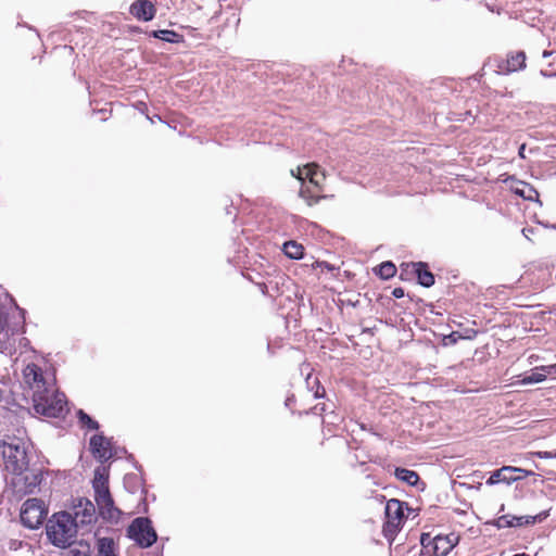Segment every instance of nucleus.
Masks as SVG:
<instances>
[{"instance_id":"30","label":"nucleus","mask_w":556,"mask_h":556,"mask_svg":"<svg viewBox=\"0 0 556 556\" xmlns=\"http://www.w3.org/2000/svg\"><path fill=\"white\" fill-rule=\"evenodd\" d=\"M533 455L540 457V458H553L552 452H535Z\"/></svg>"},{"instance_id":"18","label":"nucleus","mask_w":556,"mask_h":556,"mask_svg":"<svg viewBox=\"0 0 556 556\" xmlns=\"http://www.w3.org/2000/svg\"><path fill=\"white\" fill-rule=\"evenodd\" d=\"M395 477L399 480L404 481L409 485H415L419 480L417 472H415L413 470L405 469V468H396Z\"/></svg>"},{"instance_id":"14","label":"nucleus","mask_w":556,"mask_h":556,"mask_svg":"<svg viewBox=\"0 0 556 556\" xmlns=\"http://www.w3.org/2000/svg\"><path fill=\"white\" fill-rule=\"evenodd\" d=\"M412 269L418 278V281L424 287H431L434 283L433 275L427 270L421 263L402 264V273ZM403 276V274H401Z\"/></svg>"},{"instance_id":"25","label":"nucleus","mask_w":556,"mask_h":556,"mask_svg":"<svg viewBox=\"0 0 556 556\" xmlns=\"http://www.w3.org/2000/svg\"><path fill=\"white\" fill-rule=\"evenodd\" d=\"M176 36L177 35L172 30H159L155 33L156 38H160L162 40L169 41V42L174 41L173 38Z\"/></svg>"},{"instance_id":"31","label":"nucleus","mask_w":556,"mask_h":556,"mask_svg":"<svg viewBox=\"0 0 556 556\" xmlns=\"http://www.w3.org/2000/svg\"><path fill=\"white\" fill-rule=\"evenodd\" d=\"M393 294L396 298H401V296H403V290L402 289H394Z\"/></svg>"},{"instance_id":"29","label":"nucleus","mask_w":556,"mask_h":556,"mask_svg":"<svg viewBox=\"0 0 556 556\" xmlns=\"http://www.w3.org/2000/svg\"><path fill=\"white\" fill-rule=\"evenodd\" d=\"M67 556H89V554L86 551L71 548L67 553Z\"/></svg>"},{"instance_id":"26","label":"nucleus","mask_w":556,"mask_h":556,"mask_svg":"<svg viewBox=\"0 0 556 556\" xmlns=\"http://www.w3.org/2000/svg\"><path fill=\"white\" fill-rule=\"evenodd\" d=\"M539 370L545 371L547 376H556V364L547 365V366H540Z\"/></svg>"},{"instance_id":"7","label":"nucleus","mask_w":556,"mask_h":556,"mask_svg":"<svg viewBox=\"0 0 556 556\" xmlns=\"http://www.w3.org/2000/svg\"><path fill=\"white\" fill-rule=\"evenodd\" d=\"M128 536L141 547H149L156 541V533L148 518H136L128 528Z\"/></svg>"},{"instance_id":"9","label":"nucleus","mask_w":556,"mask_h":556,"mask_svg":"<svg viewBox=\"0 0 556 556\" xmlns=\"http://www.w3.org/2000/svg\"><path fill=\"white\" fill-rule=\"evenodd\" d=\"M387 523L386 532H395L404 518L403 503L399 500L392 498L388 501L386 506Z\"/></svg>"},{"instance_id":"21","label":"nucleus","mask_w":556,"mask_h":556,"mask_svg":"<svg viewBox=\"0 0 556 556\" xmlns=\"http://www.w3.org/2000/svg\"><path fill=\"white\" fill-rule=\"evenodd\" d=\"M547 374L545 371L539 370V367H536L531 375L526 376L521 380V384H532V383H539L546 379Z\"/></svg>"},{"instance_id":"19","label":"nucleus","mask_w":556,"mask_h":556,"mask_svg":"<svg viewBox=\"0 0 556 556\" xmlns=\"http://www.w3.org/2000/svg\"><path fill=\"white\" fill-rule=\"evenodd\" d=\"M283 252L288 257L299 260L303 256V247L295 241H289L283 244Z\"/></svg>"},{"instance_id":"27","label":"nucleus","mask_w":556,"mask_h":556,"mask_svg":"<svg viewBox=\"0 0 556 556\" xmlns=\"http://www.w3.org/2000/svg\"><path fill=\"white\" fill-rule=\"evenodd\" d=\"M7 326V315L4 311L0 307V334L4 331Z\"/></svg>"},{"instance_id":"24","label":"nucleus","mask_w":556,"mask_h":556,"mask_svg":"<svg viewBox=\"0 0 556 556\" xmlns=\"http://www.w3.org/2000/svg\"><path fill=\"white\" fill-rule=\"evenodd\" d=\"M79 420L84 426H87L90 429H98V422L92 420L87 414L83 410L78 412Z\"/></svg>"},{"instance_id":"33","label":"nucleus","mask_w":556,"mask_h":556,"mask_svg":"<svg viewBox=\"0 0 556 556\" xmlns=\"http://www.w3.org/2000/svg\"><path fill=\"white\" fill-rule=\"evenodd\" d=\"M549 55H551V52L544 51V53H543V56H544V58H547V56H549Z\"/></svg>"},{"instance_id":"12","label":"nucleus","mask_w":556,"mask_h":556,"mask_svg":"<svg viewBox=\"0 0 556 556\" xmlns=\"http://www.w3.org/2000/svg\"><path fill=\"white\" fill-rule=\"evenodd\" d=\"M90 447L93 456L101 462H105L113 456L111 442L102 435H93L90 439Z\"/></svg>"},{"instance_id":"15","label":"nucleus","mask_w":556,"mask_h":556,"mask_svg":"<svg viewBox=\"0 0 556 556\" xmlns=\"http://www.w3.org/2000/svg\"><path fill=\"white\" fill-rule=\"evenodd\" d=\"M130 12L139 20L150 21L154 17L155 9L149 0H141L131 4Z\"/></svg>"},{"instance_id":"23","label":"nucleus","mask_w":556,"mask_h":556,"mask_svg":"<svg viewBox=\"0 0 556 556\" xmlns=\"http://www.w3.org/2000/svg\"><path fill=\"white\" fill-rule=\"evenodd\" d=\"M376 273L381 278L389 279L395 275L396 268L391 262H384L378 267Z\"/></svg>"},{"instance_id":"4","label":"nucleus","mask_w":556,"mask_h":556,"mask_svg":"<svg viewBox=\"0 0 556 556\" xmlns=\"http://www.w3.org/2000/svg\"><path fill=\"white\" fill-rule=\"evenodd\" d=\"M92 486L100 516L110 522L116 523L119 520L121 510L114 506L108 485V471L104 467L94 470Z\"/></svg>"},{"instance_id":"13","label":"nucleus","mask_w":556,"mask_h":556,"mask_svg":"<svg viewBox=\"0 0 556 556\" xmlns=\"http://www.w3.org/2000/svg\"><path fill=\"white\" fill-rule=\"evenodd\" d=\"M458 543V536L454 533L437 535L433 538V553L435 556H446Z\"/></svg>"},{"instance_id":"16","label":"nucleus","mask_w":556,"mask_h":556,"mask_svg":"<svg viewBox=\"0 0 556 556\" xmlns=\"http://www.w3.org/2000/svg\"><path fill=\"white\" fill-rule=\"evenodd\" d=\"M535 516H502L497 519L496 525L498 528H507V527H519L522 525L534 523L536 521Z\"/></svg>"},{"instance_id":"22","label":"nucleus","mask_w":556,"mask_h":556,"mask_svg":"<svg viewBox=\"0 0 556 556\" xmlns=\"http://www.w3.org/2000/svg\"><path fill=\"white\" fill-rule=\"evenodd\" d=\"M515 192L526 200H534L538 192L525 182H520V187H516Z\"/></svg>"},{"instance_id":"32","label":"nucleus","mask_w":556,"mask_h":556,"mask_svg":"<svg viewBox=\"0 0 556 556\" xmlns=\"http://www.w3.org/2000/svg\"><path fill=\"white\" fill-rule=\"evenodd\" d=\"M525 149H526V146H525V144H522V146L520 147V149H519V155H520L521 157H525V154H523Z\"/></svg>"},{"instance_id":"11","label":"nucleus","mask_w":556,"mask_h":556,"mask_svg":"<svg viewBox=\"0 0 556 556\" xmlns=\"http://www.w3.org/2000/svg\"><path fill=\"white\" fill-rule=\"evenodd\" d=\"M515 472H520V473H523L525 476L531 475L530 471L518 468V467L504 466L501 469L492 472L490 478L486 480V484L494 485L500 482L511 483V482L516 481L517 479H519V477L514 476Z\"/></svg>"},{"instance_id":"1","label":"nucleus","mask_w":556,"mask_h":556,"mask_svg":"<svg viewBox=\"0 0 556 556\" xmlns=\"http://www.w3.org/2000/svg\"><path fill=\"white\" fill-rule=\"evenodd\" d=\"M23 383L33 391V404L37 414L46 417H61L66 412V401L54 388V378L42 371L36 364H28L23 370Z\"/></svg>"},{"instance_id":"5","label":"nucleus","mask_w":556,"mask_h":556,"mask_svg":"<svg viewBox=\"0 0 556 556\" xmlns=\"http://www.w3.org/2000/svg\"><path fill=\"white\" fill-rule=\"evenodd\" d=\"M77 527L72 514L66 511L58 513L47 525V535L55 546L65 547L75 538Z\"/></svg>"},{"instance_id":"35","label":"nucleus","mask_w":556,"mask_h":556,"mask_svg":"<svg viewBox=\"0 0 556 556\" xmlns=\"http://www.w3.org/2000/svg\"><path fill=\"white\" fill-rule=\"evenodd\" d=\"M555 227H556V225H555Z\"/></svg>"},{"instance_id":"28","label":"nucleus","mask_w":556,"mask_h":556,"mask_svg":"<svg viewBox=\"0 0 556 556\" xmlns=\"http://www.w3.org/2000/svg\"><path fill=\"white\" fill-rule=\"evenodd\" d=\"M420 542L424 546H429L430 544L433 545V538H431L428 533H424L421 535Z\"/></svg>"},{"instance_id":"8","label":"nucleus","mask_w":556,"mask_h":556,"mask_svg":"<svg viewBox=\"0 0 556 556\" xmlns=\"http://www.w3.org/2000/svg\"><path fill=\"white\" fill-rule=\"evenodd\" d=\"M12 483L16 490L24 494L34 493L41 482V475L38 471L28 469L22 475H13Z\"/></svg>"},{"instance_id":"2","label":"nucleus","mask_w":556,"mask_h":556,"mask_svg":"<svg viewBox=\"0 0 556 556\" xmlns=\"http://www.w3.org/2000/svg\"><path fill=\"white\" fill-rule=\"evenodd\" d=\"M0 450L8 472L22 475L28 469L33 446L27 439L5 435L0 443Z\"/></svg>"},{"instance_id":"34","label":"nucleus","mask_w":556,"mask_h":556,"mask_svg":"<svg viewBox=\"0 0 556 556\" xmlns=\"http://www.w3.org/2000/svg\"><path fill=\"white\" fill-rule=\"evenodd\" d=\"M552 453H553V458H556V451L552 452Z\"/></svg>"},{"instance_id":"10","label":"nucleus","mask_w":556,"mask_h":556,"mask_svg":"<svg viewBox=\"0 0 556 556\" xmlns=\"http://www.w3.org/2000/svg\"><path fill=\"white\" fill-rule=\"evenodd\" d=\"M72 517L77 526L90 525L96 519L94 504L88 498H79Z\"/></svg>"},{"instance_id":"20","label":"nucleus","mask_w":556,"mask_h":556,"mask_svg":"<svg viewBox=\"0 0 556 556\" xmlns=\"http://www.w3.org/2000/svg\"><path fill=\"white\" fill-rule=\"evenodd\" d=\"M526 55L523 52H517L507 60V71L515 72L525 67Z\"/></svg>"},{"instance_id":"17","label":"nucleus","mask_w":556,"mask_h":556,"mask_svg":"<svg viewBox=\"0 0 556 556\" xmlns=\"http://www.w3.org/2000/svg\"><path fill=\"white\" fill-rule=\"evenodd\" d=\"M98 556H116L115 542L111 538H101L97 542Z\"/></svg>"},{"instance_id":"3","label":"nucleus","mask_w":556,"mask_h":556,"mask_svg":"<svg viewBox=\"0 0 556 556\" xmlns=\"http://www.w3.org/2000/svg\"><path fill=\"white\" fill-rule=\"evenodd\" d=\"M291 175L302 182L299 195L312 206L319 202L320 199L327 198L320 195L318 191L321 190V184L325 180V174L319 170L316 164H307L296 169H291Z\"/></svg>"},{"instance_id":"6","label":"nucleus","mask_w":556,"mask_h":556,"mask_svg":"<svg viewBox=\"0 0 556 556\" xmlns=\"http://www.w3.org/2000/svg\"><path fill=\"white\" fill-rule=\"evenodd\" d=\"M48 514L45 502L39 498H29L21 508V520L29 529H37L42 525Z\"/></svg>"}]
</instances>
